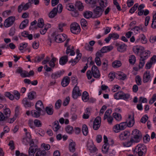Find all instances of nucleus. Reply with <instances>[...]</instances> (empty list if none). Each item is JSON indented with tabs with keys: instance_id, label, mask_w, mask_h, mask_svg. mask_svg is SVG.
Returning a JSON list of instances; mask_svg holds the SVG:
<instances>
[{
	"instance_id": "obj_41",
	"label": "nucleus",
	"mask_w": 156,
	"mask_h": 156,
	"mask_svg": "<svg viewBox=\"0 0 156 156\" xmlns=\"http://www.w3.org/2000/svg\"><path fill=\"white\" fill-rule=\"evenodd\" d=\"M136 61V58L133 55H131L129 57V62L131 64H134Z\"/></svg>"
},
{
	"instance_id": "obj_4",
	"label": "nucleus",
	"mask_w": 156,
	"mask_h": 156,
	"mask_svg": "<svg viewBox=\"0 0 156 156\" xmlns=\"http://www.w3.org/2000/svg\"><path fill=\"white\" fill-rule=\"evenodd\" d=\"M104 9L101 8L99 6H97L93 10V16L92 17L93 19L99 17L102 15Z\"/></svg>"
},
{
	"instance_id": "obj_38",
	"label": "nucleus",
	"mask_w": 156,
	"mask_h": 156,
	"mask_svg": "<svg viewBox=\"0 0 156 156\" xmlns=\"http://www.w3.org/2000/svg\"><path fill=\"white\" fill-rule=\"evenodd\" d=\"M120 126V129L121 130L125 129L128 126V123L127 122H123L119 124Z\"/></svg>"
},
{
	"instance_id": "obj_50",
	"label": "nucleus",
	"mask_w": 156,
	"mask_h": 156,
	"mask_svg": "<svg viewBox=\"0 0 156 156\" xmlns=\"http://www.w3.org/2000/svg\"><path fill=\"white\" fill-rule=\"evenodd\" d=\"M109 35L111 38H112L114 40L118 39L119 37V35L117 33H115L110 34Z\"/></svg>"
},
{
	"instance_id": "obj_32",
	"label": "nucleus",
	"mask_w": 156,
	"mask_h": 156,
	"mask_svg": "<svg viewBox=\"0 0 156 156\" xmlns=\"http://www.w3.org/2000/svg\"><path fill=\"white\" fill-rule=\"evenodd\" d=\"M89 98V94L87 91H84L82 95V99L84 102H86Z\"/></svg>"
},
{
	"instance_id": "obj_24",
	"label": "nucleus",
	"mask_w": 156,
	"mask_h": 156,
	"mask_svg": "<svg viewBox=\"0 0 156 156\" xmlns=\"http://www.w3.org/2000/svg\"><path fill=\"white\" fill-rule=\"evenodd\" d=\"M98 2L101 8L104 9L105 8L107 5V0H98Z\"/></svg>"
},
{
	"instance_id": "obj_13",
	"label": "nucleus",
	"mask_w": 156,
	"mask_h": 156,
	"mask_svg": "<svg viewBox=\"0 0 156 156\" xmlns=\"http://www.w3.org/2000/svg\"><path fill=\"white\" fill-rule=\"evenodd\" d=\"M116 45L118 47L117 50L119 52H122L126 50L127 46L125 44H120L117 43L116 44Z\"/></svg>"
},
{
	"instance_id": "obj_55",
	"label": "nucleus",
	"mask_w": 156,
	"mask_h": 156,
	"mask_svg": "<svg viewBox=\"0 0 156 156\" xmlns=\"http://www.w3.org/2000/svg\"><path fill=\"white\" fill-rule=\"evenodd\" d=\"M13 93L14 95V97L16 99L18 100L20 99V94L18 91H14Z\"/></svg>"
},
{
	"instance_id": "obj_11",
	"label": "nucleus",
	"mask_w": 156,
	"mask_h": 156,
	"mask_svg": "<svg viewBox=\"0 0 156 156\" xmlns=\"http://www.w3.org/2000/svg\"><path fill=\"white\" fill-rule=\"evenodd\" d=\"M144 50L143 49L140 53V58L146 59L150 56V51L148 50Z\"/></svg>"
},
{
	"instance_id": "obj_7",
	"label": "nucleus",
	"mask_w": 156,
	"mask_h": 156,
	"mask_svg": "<svg viewBox=\"0 0 156 156\" xmlns=\"http://www.w3.org/2000/svg\"><path fill=\"white\" fill-rule=\"evenodd\" d=\"M15 20V16H10L5 20L4 23V26L6 28L10 27L13 24Z\"/></svg>"
},
{
	"instance_id": "obj_56",
	"label": "nucleus",
	"mask_w": 156,
	"mask_h": 156,
	"mask_svg": "<svg viewBox=\"0 0 156 156\" xmlns=\"http://www.w3.org/2000/svg\"><path fill=\"white\" fill-rule=\"evenodd\" d=\"M16 29L15 27H12L10 30L9 35L10 36H13L16 33Z\"/></svg>"
},
{
	"instance_id": "obj_27",
	"label": "nucleus",
	"mask_w": 156,
	"mask_h": 156,
	"mask_svg": "<svg viewBox=\"0 0 156 156\" xmlns=\"http://www.w3.org/2000/svg\"><path fill=\"white\" fill-rule=\"evenodd\" d=\"M131 118V115H129L128 119L129 120V121L128 123V126L130 127L132 126L134 123V115H133L132 118Z\"/></svg>"
},
{
	"instance_id": "obj_15",
	"label": "nucleus",
	"mask_w": 156,
	"mask_h": 156,
	"mask_svg": "<svg viewBox=\"0 0 156 156\" xmlns=\"http://www.w3.org/2000/svg\"><path fill=\"white\" fill-rule=\"evenodd\" d=\"M113 48V47L111 45L104 46L101 48L100 51L102 53H105L111 51Z\"/></svg>"
},
{
	"instance_id": "obj_22",
	"label": "nucleus",
	"mask_w": 156,
	"mask_h": 156,
	"mask_svg": "<svg viewBox=\"0 0 156 156\" xmlns=\"http://www.w3.org/2000/svg\"><path fill=\"white\" fill-rule=\"evenodd\" d=\"M84 17L86 19L92 18L93 16V13L90 11H86L83 13Z\"/></svg>"
},
{
	"instance_id": "obj_8",
	"label": "nucleus",
	"mask_w": 156,
	"mask_h": 156,
	"mask_svg": "<svg viewBox=\"0 0 156 156\" xmlns=\"http://www.w3.org/2000/svg\"><path fill=\"white\" fill-rule=\"evenodd\" d=\"M81 94L79 87L75 85L72 91L73 98L74 99H76L78 96H80Z\"/></svg>"
},
{
	"instance_id": "obj_14",
	"label": "nucleus",
	"mask_w": 156,
	"mask_h": 156,
	"mask_svg": "<svg viewBox=\"0 0 156 156\" xmlns=\"http://www.w3.org/2000/svg\"><path fill=\"white\" fill-rule=\"evenodd\" d=\"M44 108L42 102L41 101H38L36 104L35 108L37 111H41Z\"/></svg>"
},
{
	"instance_id": "obj_46",
	"label": "nucleus",
	"mask_w": 156,
	"mask_h": 156,
	"mask_svg": "<svg viewBox=\"0 0 156 156\" xmlns=\"http://www.w3.org/2000/svg\"><path fill=\"white\" fill-rule=\"evenodd\" d=\"M44 20L42 18H40L38 20L37 25L39 28H42L44 25Z\"/></svg>"
},
{
	"instance_id": "obj_28",
	"label": "nucleus",
	"mask_w": 156,
	"mask_h": 156,
	"mask_svg": "<svg viewBox=\"0 0 156 156\" xmlns=\"http://www.w3.org/2000/svg\"><path fill=\"white\" fill-rule=\"evenodd\" d=\"M75 8L76 9L77 8L79 10L82 11L83 9V6L82 5V3L80 1H77L75 4Z\"/></svg>"
},
{
	"instance_id": "obj_26",
	"label": "nucleus",
	"mask_w": 156,
	"mask_h": 156,
	"mask_svg": "<svg viewBox=\"0 0 156 156\" xmlns=\"http://www.w3.org/2000/svg\"><path fill=\"white\" fill-rule=\"evenodd\" d=\"M44 54H42L41 56H38L36 57L35 58L33 59L34 62L35 63H39L40 62L44 59Z\"/></svg>"
},
{
	"instance_id": "obj_49",
	"label": "nucleus",
	"mask_w": 156,
	"mask_h": 156,
	"mask_svg": "<svg viewBox=\"0 0 156 156\" xmlns=\"http://www.w3.org/2000/svg\"><path fill=\"white\" fill-rule=\"evenodd\" d=\"M62 105V101L60 99L58 100L56 102L55 104V108L56 109H59Z\"/></svg>"
},
{
	"instance_id": "obj_54",
	"label": "nucleus",
	"mask_w": 156,
	"mask_h": 156,
	"mask_svg": "<svg viewBox=\"0 0 156 156\" xmlns=\"http://www.w3.org/2000/svg\"><path fill=\"white\" fill-rule=\"evenodd\" d=\"M156 101V94H154L152 96V98L150 100L149 103L150 104H152Z\"/></svg>"
},
{
	"instance_id": "obj_61",
	"label": "nucleus",
	"mask_w": 156,
	"mask_h": 156,
	"mask_svg": "<svg viewBox=\"0 0 156 156\" xmlns=\"http://www.w3.org/2000/svg\"><path fill=\"white\" fill-rule=\"evenodd\" d=\"M148 117L147 115L142 117L140 120V122L144 123H145L148 119Z\"/></svg>"
},
{
	"instance_id": "obj_21",
	"label": "nucleus",
	"mask_w": 156,
	"mask_h": 156,
	"mask_svg": "<svg viewBox=\"0 0 156 156\" xmlns=\"http://www.w3.org/2000/svg\"><path fill=\"white\" fill-rule=\"evenodd\" d=\"M37 149V146H31L29 148V150L28 153L29 155V156H31L32 154H33V156H34V152H35L36 151Z\"/></svg>"
},
{
	"instance_id": "obj_51",
	"label": "nucleus",
	"mask_w": 156,
	"mask_h": 156,
	"mask_svg": "<svg viewBox=\"0 0 156 156\" xmlns=\"http://www.w3.org/2000/svg\"><path fill=\"white\" fill-rule=\"evenodd\" d=\"M145 60L146 59L144 58H140V60L139 64V67L140 69L142 68L144 66L145 64Z\"/></svg>"
},
{
	"instance_id": "obj_34",
	"label": "nucleus",
	"mask_w": 156,
	"mask_h": 156,
	"mask_svg": "<svg viewBox=\"0 0 156 156\" xmlns=\"http://www.w3.org/2000/svg\"><path fill=\"white\" fill-rule=\"evenodd\" d=\"M122 65L121 61H119L116 60L112 62V66L114 68H117L120 67Z\"/></svg>"
},
{
	"instance_id": "obj_1",
	"label": "nucleus",
	"mask_w": 156,
	"mask_h": 156,
	"mask_svg": "<svg viewBox=\"0 0 156 156\" xmlns=\"http://www.w3.org/2000/svg\"><path fill=\"white\" fill-rule=\"evenodd\" d=\"M130 95L128 94H125L122 91H120L115 93L114 95L115 99L117 100L123 99L126 101L129 98Z\"/></svg>"
},
{
	"instance_id": "obj_33",
	"label": "nucleus",
	"mask_w": 156,
	"mask_h": 156,
	"mask_svg": "<svg viewBox=\"0 0 156 156\" xmlns=\"http://www.w3.org/2000/svg\"><path fill=\"white\" fill-rule=\"evenodd\" d=\"M28 97L29 99L30 100L34 99L36 97V93L34 91L30 92L28 94Z\"/></svg>"
},
{
	"instance_id": "obj_45",
	"label": "nucleus",
	"mask_w": 156,
	"mask_h": 156,
	"mask_svg": "<svg viewBox=\"0 0 156 156\" xmlns=\"http://www.w3.org/2000/svg\"><path fill=\"white\" fill-rule=\"evenodd\" d=\"M135 81L138 85H140L141 84V78L139 75H137L135 77Z\"/></svg>"
},
{
	"instance_id": "obj_35",
	"label": "nucleus",
	"mask_w": 156,
	"mask_h": 156,
	"mask_svg": "<svg viewBox=\"0 0 156 156\" xmlns=\"http://www.w3.org/2000/svg\"><path fill=\"white\" fill-rule=\"evenodd\" d=\"M87 148L91 152H95L97 150V148L93 144H87Z\"/></svg>"
},
{
	"instance_id": "obj_47",
	"label": "nucleus",
	"mask_w": 156,
	"mask_h": 156,
	"mask_svg": "<svg viewBox=\"0 0 156 156\" xmlns=\"http://www.w3.org/2000/svg\"><path fill=\"white\" fill-rule=\"evenodd\" d=\"M34 123L35 126L37 127H41L42 125L41 122L39 120L37 119L35 120Z\"/></svg>"
},
{
	"instance_id": "obj_37",
	"label": "nucleus",
	"mask_w": 156,
	"mask_h": 156,
	"mask_svg": "<svg viewBox=\"0 0 156 156\" xmlns=\"http://www.w3.org/2000/svg\"><path fill=\"white\" fill-rule=\"evenodd\" d=\"M108 143H105L103 145L102 148V151L104 153H106L108 151Z\"/></svg>"
},
{
	"instance_id": "obj_30",
	"label": "nucleus",
	"mask_w": 156,
	"mask_h": 156,
	"mask_svg": "<svg viewBox=\"0 0 156 156\" xmlns=\"http://www.w3.org/2000/svg\"><path fill=\"white\" fill-rule=\"evenodd\" d=\"M66 132L69 134H72L74 131L73 128L70 125H68L65 128Z\"/></svg>"
},
{
	"instance_id": "obj_63",
	"label": "nucleus",
	"mask_w": 156,
	"mask_h": 156,
	"mask_svg": "<svg viewBox=\"0 0 156 156\" xmlns=\"http://www.w3.org/2000/svg\"><path fill=\"white\" fill-rule=\"evenodd\" d=\"M70 101V98L69 96L67 97L63 103V105L65 106L67 105Z\"/></svg>"
},
{
	"instance_id": "obj_12",
	"label": "nucleus",
	"mask_w": 156,
	"mask_h": 156,
	"mask_svg": "<svg viewBox=\"0 0 156 156\" xmlns=\"http://www.w3.org/2000/svg\"><path fill=\"white\" fill-rule=\"evenodd\" d=\"M70 80L69 77L68 76L64 77L62 80V85L64 87H66L69 84Z\"/></svg>"
},
{
	"instance_id": "obj_29",
	"label": "nucleus",
	"mask_w": 156,
	"mask_h": 156,
	"mask_svg": "<svg viewBox=\"0 0 156 156\" xmlns=\"http://www.w3.org/2000/svg\"><path fill=\"white\" fill-rule=\"evenodd\" d=\"M3 113L5 115L6 119H7L10 116L11 111L8 108H6L4 109Z\"/></svg>"
},
{
	"instance_id": "obj_52",
	"label": "nucleus",
	"mask_w": 156,
	"mask_h": 156,
	"mask_svg": "<svg viewBox=\"0 0 156 156\" xmlns=\"http://www.w3.org/2000/svg\"><path fill=\"white\" fill-rule=\"evenodd\" d=\"M27 43H22L20 44L19 47V50L20 51L23 50L27 47Z\"/></svg>"
},
{
	"instance_id": "obj_31",
	"label": "nucleus",
	"mask_w": 156,
	"mask_h": 156,
	"mask_svg": "<svg viewBox=\"0 0 156 156\" xmlns=\"http://www.w3.org/2000/svg\"><path fill=\"white\" fill-rule=\"evenodd\" d=\"M144 50V48L143 47H134L133 48V51L134 53L137 55H138L139 53H140L142 50Z\"/></svg>"
},
{
	"instance_id": "obj_36",
	"label": "nucleus",
	"mask_w": 156,
	"mask_h": 156,
	"mask_svg": "<svg viewBox=\"0 0 156 156\" xmlns=\"http://www.w3.org/2000/svg\"><path fill=\"white\" fill-rule=\"evenodd\" d=\"M80 23L81 26L83 29H87L86 27L87 25V23L85 19L83 18L82 19L80 20Z\"/></svg>"
},
{
	"instance_id": "obj_60",
	"label": "nucleus",
	"mask_w": 156,
	"mask_h": 156,
	"mask_svg": "<svg viewBox=\"0 0 156 156\" xmlns=\"http://www.w3.org/2000/svg\"><path fill=\"white\" fill-rule=\"evenodd\" d=\"M72 81L73 85H76L77 86L78 83V81L76 76L72 77Z\"/></svg>"
},
{
	"instance_id": "obj_23",
	"label": "nucleus",
	"mask_w": 156,
	"mask_h": 156,
	"mask_svg": "<svg viewBox=\"0 0 156 156\" xmlns=\"http://www.w3.org/2000/svg\"><path fill=\"white\" fill-rule=\"evenodd\" d=\"M68 56L65 55L61 57L59 60V64L61 65H64L67 62Z\"/></svg>"
},
{
	"instance_id": "obj_18",
	"label": "nucleus",
	"mask_w": 156,
	"mask_h": 156,
	"mask_svg": "<svg viewBox=\"0 0 156 156\" xmlns=\"http://www.w3.org/2000/svg\"><path fill=\"white\" fill-rule=\"evenodd\" d=\"M62 74V72L61 71H58L57 72L51 74V77L52 79L55 80L60 77Z\"/></svg>"
},
{
	"instance_id": "obj_25",
	"label": "nucleus",
	"mask_w": 156,
	"mask_h": 156,
	"mask_svg": "<svg viewBox=\"0 0 156 156\" xmlns=\"http://www.w3.org/2000/svg\"><path fill=\"white\" fill-rule=\"evenodd\" d=\"M41 111H37V110H32L31 112V114L32 116L35 118L39 117L41 115Z\"/></svg>"
},
{
	"instance_id": "obj_10",
	"label": "nucleus",
	"mask_w": 156,
	"mask_h": 156,
	"mask_svg": "<svg viewBox=\"0 0 156 156\" xmlns=\"http://www.w3.org/2000/svg\"><path fill=\"white\" fill-rule=\"evenodd\" d=\"M130 135V133L128 131H125L119 135V139L121 140L126 139Z\"/></svg>"
},
{
	"instance_id": "obj_42",
	"label": "nucleus",
	"mask_w": 156,
	"mask_h": 156,
	"mask_svg": "<svg viewBox=\"0 0 156 156\" xmlns=\"http://www.w3.org/2000/svg\"><path fill=\"white\" fill-rule=\"evenodd\" d=\"M108 61L105 60L103 62L102 65L103 70L105 71L106 70L108 69Z\"/></svg>"
},
{
	"instance_id": "obj_59",
	"label": "nucleus",
	"mask_w": 156,
	"mask_h": 156,
	"mask_svg": "<svg viewBox=\"0 0 156 156\" xmlns=\"http://www.w3.org/2000/svg\"><path fill=\"white\" fill-rule=\"evenodd\" d=\"M120 126L119 124L115 125L113 129L115 133H118L120 131L121 129H120Z\"/></svg>"
},
{
	"instance_id": "obj_57",
	"label": "nucleus",
	"mask_w": 156,
	"mask_h": 156,
	"mask_svg": "<svg viewBox=\"0 0 156 156\" xmlns=\"http://www.w3.org/2000/svg\"><path fill=\"white\" fill-rule=\"evenodd\" d=\"M5 96L9 98L11 100H13L14 99V95L11 94L9 92H6L5 93Z\"/></svg>"
},
{
	"instance_id": "obj_3",
	"label": "nucleus",
	"mask_w": 156,
	"mask_h": 156,
	"mask_svg": "<svg viewBox=\"0 0 156 156\" xmlns=\"http://www.w3.org/2000/svg\"><path fill=\"white\" fill-rule=\"evenodd\" d=\"M132 138L134 139V142L138 143L141 140L142 135L140 131L137 129L133 130L132 133Z\"/></svg>"
},
{
	"instance_id": "obj_62",
	"label": "nucleus",
	"mask_w": 156,
	"mask_h": 156,
	"mask_svg": "<svg viewBox=\"0 0 156 156\" xmlns=\"http://www.w3.org/2000/svg\"><path fill=\"white\" fill-rule=\"evenodd\" d=\"M84 48L86 50L89 51H92L93 50V48L90 46V44H89L87 43H86L85 44Z\"/></svg>"
},
{
	"instance_id": "obj_5",
	"label": "nucleus",
	"mask_w": 156,
	"mask_h": 156,
	"mask_svg": "<svg viewBox=\"0 0 156 156\" xmlns=\"http://www.w3.org/2000/svg\"><path fill=\"white\" fill-rule=\"evenodd\" d=\"M70 30L72 33L77 34L80 33V28L79 25L76 23H72L70 26Z\"/></svg>"
},
{
	"instance_id": "obj_17",
	"label": "nucleus",
	"mask_w": 156,
	"mask_h": 156,
	"mask_svg": "<svg viewBox=\"0 0 156 156\" xmlns=\"http://www.w3.org/2000/svg\"><path fill=\"white\" fill-rule=\"evenodd\" d=\"M76 144L75 142L72 141L70 142L69 146V151L72 153L76 151L75 147Z\"/></svg>"
},
{
	"instance_id": "obj_6",
	"label": "nucleus",
	"mask_w": 156,
	"mask_h": 156,
	"mask_svg": "<svg viewBox=\"0 0 156 156\" xmlns=\"http://www.w3.org/2000/svg\"><path fill=\"white\" fill-rule=\"evenodd\" d=\"M91 71L92 72L93 76L95 78L99 79L100 78L101 76L100 71L98 68L95 65L92 66Z\"/></svg>"
},
{
	"instance_id": "obj_20",
	"label": "nucleus",
	"mask_w": 156,
	"mask_h": 156,
	"mask_svg": "<svg viewBox=\"0 0 156 156\" xmlns=\"http://www.w3.org/2000/svg\"><path fill=\"white\" fill-rule=\"evenodd\" d=\"M58 12V8H54L49 13L48 16L50 18H53L57 15Z\"/></svg>"
},
{
	"instance_id": "obj_40",
	"label": "nucleus",
	"mask_w": 156,
	"mask_h": 156,
	"mask_svg": "<svg viewBox=\"0 0 156 156\" xmlns=\"http://www.w3.org/2000/svg\"><path fill=\"white\" fill-rule=\"evenodd\" d=\"M70 53V55L73 56L75 55V52L73 50H72L70 46H69L67 47V50L66 51V53L67 54H69Z\"/></svg>"
},
{
	"instance_id": "obj_64",
	"label": "nucleus",
	"mask_w": 156,
	"mask_h": 156,
	"mask_svg": "<svg viewBox=\"0 0 156 156\" xmlns=\"http://www.w3.org/2000/svg\"><path fill=\"white\" fill-rule=\"evenodd\" d=\"M95 62L98 66H101V62L99 58L96 57L95 59Z\"/></svg>"
},
{
	"instance_id": "obj_16",
	"label": "nucleus",
	"mask_w": 156,
	"mask_h": 156,
	"mask_svg": "<svg viewBox=\"0 0 156 156\" xmlns=\"http://www.w3.org/2000/svg\"><path fill=\"white\" fill-rule=\"evenodd\" d=\"M139 41L143 44H145L147 42V40L145 35L143 34H141L140 35L138 39L136 40V41L138 42Z\"/></svg>"
},
{
	"instance_id": "obj_39",
	"label": "nucleus",
	"mask_w": 156,
	"mask_h": 156,
	"mask_svg": "<svg viewBox=\"0 0 156 156\" xmlns=\"http://www.w3.org/2000/svg\"><path fill=\"white\" fill-rule=\"evenodd\" d=\"M45 111L48 115H51L53 113V109L51 107H47L45 108Z\"/></svg>"
},
{
	"instance_id": "obj_19",
	"label": "nucleus",
	"mask_w": 156,
	"mask_h": 156,
	"mask_svg": "<svg viewBox=\"0 0 156 156\" xmlns=\"http://www.w3.org/2000/svg\"><path fill=\"white\" fill-rule=\"evenodd\" d=\"M22 103L24 105V106L26 107H30L33 105L30 101L27 98H25L23 99L22 101Z\"/></svg>"
},
{
	"instance_id": "obj_43",
	"label": "nucleus",
	"mask_w": 156,
	"mask_h": 156,
	"mask_svg": "<svg viewBox=\"0 0 156 156\" xmlns=\"http://www.w3.org/2000/svg\"><path fill=\"white\" fill-rule=\"evenodd\" d=\"M82 132L84 136H87L88 133V129L87 126L86 125H83L82 126Z\"/></svg>"
},
{
	"instance_id": "obj_44",
	"label": "nucleus",
	"mask_w": 156,
	"mask_h": 156,
	"mask_svg": "<svg viewBox=\"0 0 156 156\" xmlns=\"http://www.w3.org/2000/svg\"><path fill=\"white\" fill-rule=\"evenodd\" d=\"M114 117L117 120L119 121L121 119L122 116L121 115L117 112H115L113 114Z\"/></svg>"
},
{
	"instance_id": "obj_48",
	"label": "nucleus",
	"mask_w": 156,
	"mask_h": 156,
	"mask_svg": "<svg viewBox=\"0 0 156 156\" xmlns=\"http://www.w3.org/2000/svg\"><path fill=\"white\" fill-rule=\"evenodd\" d=\"M119 79L124 80L126 78V75L123 73H119L118 74Z\"/></svg>"
},
{
	"instance_id": "obj_58",
	"label": "nucleus",
	"mask_w": 156,
	"mask_h": 156,
	"mask_svg": "<svg viewBox=\"0 0 156 156\" xmlns=\"http://www.w3.org/2000/svg\"><path fill=\"white\" fill-rule=\"evenodd\" d=\"M140 30H143V28L140 25L139 26H135L132 29V30L133 31H136L137 32L139 31Z\"/></svg>"
},
{
	"instance_id": "obj_9",
	"label": "nucleus",
	"mask_w": 156,
	"mask_h": 156,
	"mask_svg": "<svg viewBox=\"0 0 156 156\" xmlns=\"http://www.w3.org/2000/svg\"><path fill=\"white\" fill-rule=\"evenodd\" d=\"M151 80V75L149 71H146L143 75V81L144 83L148 82Z\"/></svg>"
},
{
	"instance_id": "obj_2",
	"label": "nucleus",
	"mask_w": 156,
	"mask_h": 156,
	"mask_svg": "<svg viewBox=\"0 0 156 156\" xmlns=\"http://www.w3.org/2000/svg\"><path fill=\"white\" fill-rule=\"evenodd\" d=\"M146 147L144 144H138L134 150V152L137 153L139 156H142L146 152Z\"/></svg>"
},
{
	"instance_id": "obj_53",
	"label": "nucleus",
	"mask_w": 156,
	"mask_h": 156,
	"mask_svg": "<svg viewBox=\"0 0 156 156\" xmlns=\"http://www.w3.org/2000/svg\"><path fill=\"white\" fill-rule=\"evenodd\" d=\"M32 3L28 1V3H27L24 5H23V9L24 10H26L29 8V7L31 6Z\"/></svg>"
}]
</instances>
